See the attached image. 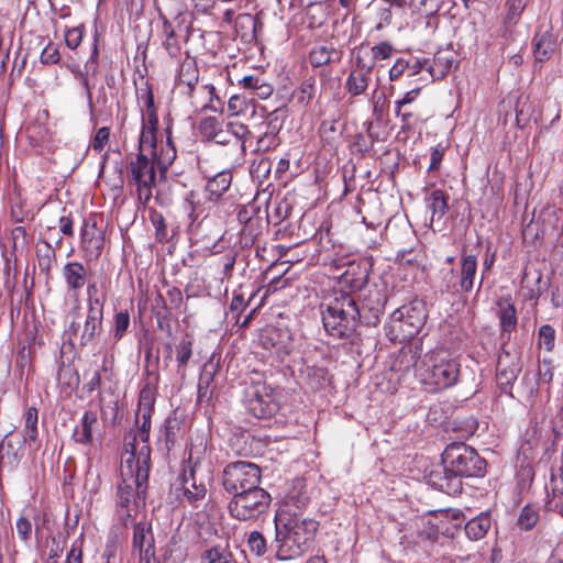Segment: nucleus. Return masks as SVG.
Returning <instances> with one entry per match:
<instances>
[{"label": "nucleus", "mask_w": 563, "mask_h": 563, "mask_svg": "<svg viewBox=\"0 0 563 563\" xmlns=\"http://www.w3.org/2000/svg\"><path fill=\"white\" fill-rule=\"evenodd\" d=\"M58 224L59 230L64 235L69 238L74 236V219L70 213H68L67 216L59 217Z\"/></svg>", "instance_id": "59"}, {"label": "nucleus", "mask_w": 563, "mask_h": 563, "mask_svg": "<svg viewBox=\"0 0 563 563\" xmlns=\"http://www.w3.org/2000/svg\"><path fill=\"white\" fill-rule=\"evenodd\" d=\"M548 493H552L553 497H563V478L551 474L549 484L545 486Z\"/></svg>", "instance_id": "57"}, {"label": "nucleus", "mask_w": 563, "mask_h": 563, "mask_svg": "<svg viewBox=\"0 0 563 563\" xmlns=\"http://www.w3.org/2000/svg\"><path fill=\"white\" fill-rule=\"evenodd\" d=\"M455 62L456 54L452 48H440L435 52L433 58L429 60L428 73L433 80L442 79L452 69Z\"/></svg>", "instance_id": "18"}, {"label": "nucleus", "mask_w": 563, "mask_h": 563, "mask_svg": "<svg viewBox=\"0 0 563 563\" xmlns=\"http://www.w3.org/2000/svg\"><path fill=\"white\" fill-rule=\"evenodd\" d=\"M308 501V497L300 493L288 494L276 511L275 520H279L284 511L290 517H302L301 511L307 507Z\"/></svg>", "instance_id": "28"}, {"label": "nucleus", "mask_w": 563, "mask_h": 563, "mask_svg": "<svg viewBox=\"0 0 563 563\" xmlns=\"http://www.w3.org/2000/svg\"><path fill=\"white\" fill-rule=\"evenodd\" d=\"M490 526V517L487 514H481L465 525V533L471 540H481L486 536Z\"/></svg>", "instance_id": "35"}, {"label": "nucleus", "mask_w": 563, "mask_h": 563, "mask_svg": "<svg viewBox=\"0 0 563 563\" xmlns=\"http://www.w3.org/2000/svg\"><path fill=\"white\" fill-rule=\"evenodd\" d=\"M428 201L433 217L438 214L439 218H441L445 214L448 210V199L442 190H433L430 194Z\"/></svg>", "instance_id": "39"}, {"label": "nucleus", "mask_w": 563, "mask_h": 563, "mask_svg": "<svg viewBox=\"0 0 563 563\" xmlns=\"http://www.w3.org/2000/svg\"><path fill=\"white\" fill-rule=\"evenodd\" d=\"M21 455L13 451V445L10 441H3L0 449V462L3 465H9L10 468H15L19 464Z\"/></svg>", "instance_id": "43"}, {"label": "nucleus", "mask_w": 563, "mask_h": 563, "mask_svg": "<svg viewBox=\"0 0 563 563\" xmlns=\"http://www.w3.org/2000/svg\"><path fill=\"white\" fill-rule=\"evenodd\" d=\"M360 313V308L353 296L340 292L322 310V323L329 335L335 339H350L362 323Z\"/></svg>", "instance_id": "5"}, {"label": "nucleus", "mask_w": 563, "mask_h": 563, "mask_svg": "<svg viewBox=\"0 0 563 563\" xmlns=\"http://www.w3.org/2000/svg\"><path fill=\"white\" fill-rule=\"evenodd\" d=\"M538 518V512L526 506L521 510L517 523L522 530H531L536 526Z\"/></svg>", "instance_id": "49"}, {"label": "nucleus", "mask_w": 563, "mask_h": 563, "mask_svg": "<svg viewBox=\"0 0 563 563\" xmlns=\"http://www.w3.org/2000/svg\"><path fill=\"white\" fill-rule=\"evenodd\" d=\"M250 108L252 109V115H254L256 113V109L244 96L234 95L229 99L228 109L231 115L244 114Z\"/></svg>", "instance_id": "40"}, {"label": "nucleus", "mask_w": 563, "mask_h": 563, "mask_svg": "<svg viewBox=\"0 0 563 563\" xmlns=\"http://www.w3.org/2000/svg\"><path fill=\"white\" fill-rule=\"evenodd\" d=\"M498 312L501 336L509 339L510 333L517 327V310L511 300L510 296L501 297L497 300Z\"/></svg>", "instance_id": "20"}, {"label": "nucleus", "mask_w": 563, "mask_h": 563, "mask_svg": "<svg viewBox=\"0 0 563 563\" xmlns=\"http://www.w3.org/2000/svg\"><path fill=\"white\" fill-rule=\"evenodd\" d=\"M271 503V495L264 488L257 487L233 495L228 508L233 518L247 521L265 514Z\"/></svg>", "instance_id": "7"}, {"label": "nucleus", "mask_w": 563, "mask_h": 563, "mask_svg": "<svg viewBox=\"0 0 563 563\" xmlns=\"http://www.w3.org/2000/svg\"><path fill=\"white\" fill-rule=\"evenodd\" d=\"M443 155L444 148H442L441 146H435L431 148L430 165L428 168L429 172H434L440 168Z\"/></svg>", "instance_id": "60"}, {"label": "nucleus", "mask_w": 563, "mask_h": 563, "mask_svg": "<svg viewBox=\"0 0 563 563\" xmlns=\"http://www.w3.org/2000/svg\"><path fill=\"white\" fill-rule=\"evenodd\" d=\"M532 42L536 60L544 62L552 56L555 49V42L551 33H537Z\"/></svg>", "instance_id": "31"}, {"label": "nucleus", "mask_w": 563, "mask_h": 563, "mask_svg": "<svg viewBox=\"0 0 563 563\" xmlns=\"http://www.w3.org/2000/svg\"><path fill=\"white\" fill-rule=\"evenodd\" d=\"M221 125V122L217 118L208 117L200 122L199 131L203 137L211 141Z\"/></svg>", "instance_id": "48"}, {"label": "nucleus", "mask_w": 563, "mask_h": 563, "mask_svg": "<svg viewBox=\"0 0 563 563\" xmlns=\"http://www.w3.org/2000/svg\"><path fill=\"white\" fill-rule=\"evenodd\" d=\"M37 409L30 407L25 412V439L34 441L37 437Z\"/></svg>", "instance_id": "47"}, {"label": "nucleus", "mask_w": 563, "mask_h": 563, "mask_svg": "<svg viewBox=\"0 0 563 563\" xmlns=\"http://www.w3.org/2000/svg\"><path fill=\"white\" fill-rule=\"evenodd\" d=\"M427 320V313L420 301L396 309L390 317V330L396 333V339L407 341L415 338Z\"/></svg>", "instance_id": "8"}, {"label": "nucleus", "mask_w": 563, "mask_h": 563, "mask_svg": "<svg viewBox=\"0 0 563 563\" xmlns=\"http://www.w3.org/2000/svg\"><path fill=\"white\" fill-rule=\"evenodd\" d=\"M262 79L263 78L261 76L249 75V76H244L242 79H240L239 85L243 89L254 92Z\"/></svg>", "instance_id": "62"}, {"label": "nucleus", "mask_w": 563, "mask_h": 563, "mask_svg": "<svg viewBox=\"0 0 563 563\" xmlns=\"http://www.w3.org/2000/svg\"><path fill=\"white\" fill-rule=\"evenodd\" d=\"M52 547L48 552V556L45 563H57L58 558L63 552V547L59 544L58 540L55 537L51 538Z\"/></svg>", "instance_id": "64"}, {"label": "nucleus", "mask_w": 563, "mask_h": 563, "mask_svg": "<svg viewBox=\"0 0 563 563\" xmlns=\"http://www.w3.org/2000/svg\"><path fill=\"white\" fill-rule=\"evenodd\" d=\"M442 289L446 292H459L460 286L459 280H456V276L453 268H450L443 276L442 279Z\"/></svg>", "instance_id": "53"}, {"label": "nucleus", "mask_w": 563, "mask_h": 563, "mask_svg": "<svg viewBox=\"0 0 563 563\" xmlns=\"http://www.w3.org/2000/svg\"><path fill=\"white\" fill-rule=\"evenodd\" d=\"M228 129L231 134V140L234 139L235 141L242 142V148L253 139L256 140L255 151L257 152L269 151L277 144V131L275 126H272L269 121L264 120L261 123L254 124L252 128L239 122H230Z\"/></svg>", "instance_id": "10"}, {"label": "nucleus", "mask_w": 563, "mask_h": 563, "mask_svg": "<svg viewBox=\"0 0 563 563\" xmlns=\"http://www.w3.org/2000/svg\"><path fill=\"white\" fill-rule=\"evenodd\" d=\"M408 66L409 62L402 58L397 59L389 70V79L397 80L405 73Z\"/></svg>", "instance_id": "63"}, {"label": "nucleus", "mask_w": 563, "mask_h": 563, "mask_svg": "<svg viewBox=\"0 0 563 563\" xmlns=\"http://www.w3.org/2000/svg\"><path fill=\"white\" fill-rule=\"evenodd\" d=\"M520 372L521 364L518 354L509 351H503L498 356L496 366V379L499 387L504 391H507V389L516 382Z\"/></svg>", "instance_id": "15"}, {"label": "nucleus", "mask_w": 563, "mask_h": 563, "mask_svg": "<svg viewBox=\"0 0 563 563\" xmlns=\"http://www.w3.org/2000/svg\"><path fill=\"white\" fill-rule=\"evenodd\" d=\"M198 79L199 70L196 64L194 62H185L181 64L178 73L177 88L185 95L198 86Z\"/></svg>", "instance_id": "30"}, {"label": "nucleus", "mask_w": 563, "mask_h": 563, "mask_svg": "<svg viewBox=\"0 0 563 563\" xmlns=\"http://www.w3.org/2000/svg\"><path fill=\"white\" fill-rule=\"evenodd\" d=\"M16 532L20 539L24 542H27L31 538L32 533V523L25 517H20L15 523Z\"/></svg>", "instance_id": "55"}, {"label": "nucleus", "mask_w": 563, "mask_h": 563, "mask_svg": "<svg viewBox=\"0 0 563 563\" xmlns=\"http://www.w3.org/2000/svg\"><path fill=\"white\" fill-rule=\"evenodd\" d=\"M132 550L139 553L140 563H151L155 558L154 536L150 522L140 521L134 526Z\"/></svg>", "instance_id": "16"}, {"label": "nucleus", "mask_w": 563, "mask_h": 563, "mask_svg": "<svg viewBox=\"0 0 563 563\" xmlns=\"http://www.w3.org/2000/svg\"><path fill=\"white\" fill-rule=\"evenodd\" d=\"M185 96H187L190 99V103L196 110H217V108L213 104V100L219 99L216 96V89L212 85H198L197 87L185 93Z\"/></svg>", "instance_id": "22"}, {"label": "nucleus", "mask_w": 563, "mask_h": 563, "mask_svg": "<svg viewBox=\"0 0 563 563\" xmlns=\"http://www.w3.org/2000/svg\"><path fill=\"white\" fill-rule=\"evenodd\" d=\"M106 294L99 292L95 283L89 284L87 287V309L104 310Z\"/></svg>", "instance_id": "45"}, {"label": "nucleus", "mask_w": 563, "mask_h": 563, "mask_svg": "<svg viewBox=\"0 0 563 563\" xmlns=\"http://www.w3.org/2000/svg\"><path fill=\"white\" fill-rule=\"evenodd\" d=\"M130 327V314L126 310L119 311L114 316L113 324V339L115 342L120 341L128 332Z\"/></svg>", "instance_id": "44"}, {"label": "nucleus", "mask_w": 563, "mask_h": 563, "mask_svg": "<svg viewBox=\"0 0 563 563\" xmlns=\"http://www.w3.org/2000/svg\"><path fill=\"white\" fill-rule=\"evenodd\" d=\"M11 240L13 250L21 247L23 249L26 245V232L23 227H15L11 231Z\"/></svg>", "instance_id": "58"}, {"label": "nucleus", "mask_w": 563, "mask_h": 563, "mask_svg": "<svg viewBox=\"0 0 563 563\" xmlns=\"http://www.w3.org/2000/svg\"><path fill=\"white\" fill-rule=\"evenodd\" d=\"M275 521L276 556L286 561L306 553L316 537L319 522L312 518L290 517L286 511Z\"/></svg>", "instance_id": "4"}, {"label": "nucleus", "mask_w": 563, "mask_h": 563, "mask_svg": "<svg viewBox=\"0 0 563 563\" xmlns=\"http://www.w3.org/2000/svg\"><path fill=\"white\" fill-rule=\"evenodd\" d=\"M151 220H152L153 225L155 227L157 240L158 241L165 240L167 236V227H166L164 217L158 212H154L151 216Z\"/></svg>", "instance_id": "54"}, {"label": "nucleus", "mask_w": 563, "mask_h": 563, "mask_svg": "<svg viewBox=\"0 0 563 563\" xmlns=\"http://www.w3.org/2000/svg\"><path fill=\"white\" fill-rule=\"evenodd\" d=\"M62 274L69 290H80L87 283V268L80 262L65 264Z\"/></svg>", "instance_id": "25"}, {"label": "nucleus", "mask_w": 563, "mask_h": 563, "mask_svg": "<svg viewBox=\"0 0 563 563\" xmlns=\"http://www.w3.org/2000/svg\"><path fill=\"white\" fill-rule=\"evenodd\" d=\"M154 401V389L151 388L148 385L144 386L140 391L137 408V415H141L143 418V431L145 430L147 424L150 426V419L153 411Z\"/></svg>", "instance_id": "36"}, {"label": "nucleus", "mask_w": 563, "mask_h": 563, "mask_svg": "<svg viewBox=\"0 0 563 563\" xmlns=\"http://www.w3.org/2000/svg\"><path fill=\"white\" fill-rule=\"evenodd\" d=\"M261 468L251 462L236 461L228 464L222 474V485L230 494H239L260 487Z\"/></svg>", "instance_id": "9"}, {"label": "nucleus", "mask_w": 563, "mask_h": 563, "mask_svg": "<svg viewBox=\"0 0 563 563\" xmlns=\"http://www.w3.org/2000/svg\"><path fill=\"white\" fill-rule=\"evenodd\" d=\"M245 407L258 419L269 418L279 410L275 390L265 383H254L246 389Z\"/></svg>", "instance_id": "11"}, {"label": "nucleus", "mask_w": 563, "mask_h": 563, "mask_svg": "<svg viewBox=\"0 0 563 563\" xmlns=\"http://www.w3.org/2000/svg\"><path fill=\"white\" fill-rule=\"evenodd\" d=\"M103 311L87 309L84 324L71 322L68 329L69 340L73 344L78 343L80 346H87L93 343L103 331Z\"/></svg>", "instance_id": "12"}, {"label": "nucleus", "mask_w": 563, "mask_h": 563, "mask_svg": "<svg viewBox=\"0 0 563 563\" xmlns=\"http://www.w3.org/2000/svg\"><path fill=\"white\" fill-rule=\"evenodd\" d=\"M461 365L455 358L443 353H434L423 361L419 369L421 382L432 391L453 387L459 382Z\"/></svg>", "instance_id": "6"}, {"label": "nucleus", "mask_w": 563, "mask_h": 563, "mask_svg": "<svg viewBox=\"0 0 563 563\" xmlns=\"http://www.w3.org/2000/svg\"><path fill=\"white\" fill-rule=\"evenodd\" d=\"M163 23V47L166 49L170 57H177L180 54L181 45L172 22L165 16L161 15Z\"/></svg>", "instance_id": "32"}, {"label": "nucleus", "mask_w": 563, "mask_h": 563, "mask_svg": "<svg viewBox=\"0 0 563 563\" xmlns=\"http://www.w3.org/2000/svg\"><path fill=\"white\" fill-rule=\"evenodd\" d=\"M386 305L385 295L375 288L367 289L360 308V318L366 325H377Z\"/></svg>", "instance_id": "14"}, {"label": "nucleus", "mask_w": 563, "mask_h": 563, "mask_svg": "<svg viewBox=\"0 0 563 563\" xmlns=\"http://www.w3.org/2000/svg\"><path fill=\"white\" fill-rule=\"evenodd\" d=\"M486 461L463 442L449 444L442 453V467L429 475V483L440 492L456 495L462 492V481L468 477H483Z\"/></svg>", "instance_id": "2"}, {"label": "nucleus", "mask_w": 563, "mask_h": 563, "mask_svg": "<svg viewBox=\"0 0 563 563\" xmlns=\"http://www.w3.org/2000/svg\"><path fill=\"white\" fill-rule=\"evenodd\" d=\"M477 272V258L475 255H462L459 286L463 292L472 291Z\"/></svg>", "instance_id": "26"}, {"label": "nucleus", "mask_w": 563, "mask_h": 563, "mask_svg": "<svg viewBox=\"0 0 563 563\" xmlns=\"http://www.w3.org/2000/svg\"><path fill=\"white\" fill-rule=\"evenodd\" d=\"M232 183V174L229 170L218 173L206 185V192L211 201L220 199L228 191Z\"/></svg>", "instance_id": "29"}, {"label": "nucleus", "mask_w": 563, "mask_h": 563, "mask_svg": "<svg viewBox=\"0 0 563 563\" xmlns=\"http://www.w3.org/2000/svg\"><path fill=\"white\" fill-rule=\"evenodd\" d=\"M144 106L146 108V114L143 115V124L141 134L143 135L145 132H150L152 136H156V130L158 125V117L156 113V109L154 106V96L151 90H148L144 96Z\"/></svg>", "instance_id": "33"}, {"label": "nucleus", "mask_w": 563, "mask_h": 563, "mask_svg": "<svg viewBox=\"0 0 563 563\" xmlns=\"http://www.w3.org/2000/svg\"><path fill=\"white\" fill-rule=\"evenodd\" d=\"M166 132L165 142H158L150 132L140 135L139 154L128 164V183L135 187L143 203H147L152 198V189L156 185V170L164 176L177 155L169 128Z\"/></svg>", "instance_id": "1"}, {"label": "nucleus", "mask_w": 563, "mask_h": 563, "mask_svg": "<svg viewBox=\"0 0 563 563\" xmlns=\"http://www.w3.org/2000/svg\"><path fill=\"white\" fill-rule=\"evenodd\" d=\"M109 139H110V129L107 126H102L96 132L93 139L91 140L90 147L93 151L100 153L101 151H103L104 146L108 144Z\"/></svg>", "instance_id": "51"}, {"label": "nucleus", "mask_w": 563, "mask_h": 563, "mask_svg": "<svg viewBox=\"0 0 563 563\" xmlns=\"http://www.w3.org/2000/svg\"><path fill=\"white\" fill-rule=\"evenodd\" d=\"M276 336H278V331L275 328L266 329L261 335L263 346L267 350L276 347Z\"/></svg>", "instance_id": "61"}, {"label": "nucleus", "mask_w": 563, "mask_h": 563, "mask_svg": "<svg viewBox=\"0 0 563 563\" xmlns=\"http://www.w3.org/2000/svg\"><path fill=\"white\" fill-rule=\"evenodd\" d=\"M233 554L229 543H218L203 551L201 554V563H230Z\"/></svg>", "instance_id": "34"}, {"label": "nucleus", "mask_w": 563, "mask_h": 563, "mask_svg": "<svg viewBox=\"0 0 563 563\" xmlns=\"http://www.w3.org/2000/svg\"><path fill=\"white\" fill-rule=\"evenodd\" d=\"M192 354V341L188 338L180 340L177 345V362L179 367H186Z\"/></svg>", "instance_id": "50"}, {"label": "nucleus", "mask_w": 563, "mask_h": 563, "mask_svg": "<svg viewBox=\"0 0 563 563\" xmlns=\"http://www.w3.org/2000/svg\"><path fill=\"white\" fill-rule=\"evenodd\" d=\"M371 59L361 58L354 52L351 53L350 74L345 81V89L351 97L363 95L372 81L373 68L369 66Z\"/></svg>", "instance_id": "13"}, {"label": "nucleus", "mask_w": 563, "mask_h": 563, "mask_svg": "<svg viewBox=\"0 0 563 563\" xmlns=\"http://www.w3.org/2000/svg\"><path fill=\"white\" fill-rule=\"evenodd\" d=\"M341 58L342 51L338 49L333 43L316 45L309 54V60L313 67H321L330 63H339Z\"/></svg>", "instance_id": "23"}, {"label": "nucleus", "mask_w": 563, "mask_h": 563, "mask_svg": "<svg viewBox=\"0 0 563 563\" xmlns=\"http://www.w3.org/2000/svg\"><path fill=\"white\" fill-rule=\"evenodd\" d=\"M56 247H53L47 241H42L37 249L38 267L42 272L48 273L56 260Z\"/></svg>", "instance_id": "38"}, {"label": "nucleus", "mask_w": 563, "mask_h": 563, "mask_svg": "<svg viewBox=\"0 0 563 563\" xmlns=\"http://www.w3.org/2000/svg\"><path fill=\"white\" fill-rule=\"evenodd\" d=\"M150 446L143 444L136 452L133 446L121 463V482L118 484L117 506L124 526L132 518V505L144 500L150 474Z\"/></svg>", "instance_id": "3"}, {"label": "nucleus", "mask_w": 563, "mask_h": 563, "mask_svg": "<svg viewBox=\"0 0 563 563\" xmlns=\"http://www.w3.org/2000/svg\"><path fill=\"white\" fill-rule=\"evenodd\" d=\"M98 424L97 415L93 411H86L81 417L79 424L73 432V439L80 444H90L92 442V431Z\"/></svg>", "instance_id": "27"}, {"label": "nucleus", "mask_w": 563, "mask_h": 563, "mask_svg": "<svg viewBox=\"0 0 563 563\" xmlns=\"http://www.w3.org/2000/svg\"><path fill=\"white\" fill-rule=\"evenodd\" d=\"M526 5L527 0H506L504 15V26L506 31H510L518 24Z\"/></svg>", "instance_id": "37"}, {"label": "nucleus", "mask_w": 563, "mask_h": 563, "mask_svg": "<svg viewBox=\"0 0 563 563\" xmlns=\"http://www.w3.org/2000/svg\"><path fill=\"white\" fill-rule=\"evenodd\" d=\"M555 345V330L550 324H543L538 331V346L552 352Z\"/></svg>", "instance_id": "41"}, {"label": "nucleus", "mask_w": 563, "mask_h": 563, "mask_svg": "<svg viewBox=\"0 0 563 563\" xmlns=\"http://www.w3.org/2000/svg\"><path fill=\"white\" fill-rule=\"evenodd\" d=\"M60 55L58 49L52 45L48 44L41 54V62L43 64H56L59 62Z\"/></svg>", "instance_id": "56"}, {"label": "nucleus", "mask_w": 563, "mask_h": 563, "mask_svg": "<svg viewBox=\"0 0 563 563\" xmlns=\"http://www.w3.org/2000/svg\"><path fill=\"white\" fill-rule=\"evenodd\" d=\"M183 495L185 499L192 506L202 499L207 494V488L203 483H197L195 471L192 468L187 473L186 471L181 477Z\"/></svg>", "instance_id": "24"}, {"label": "nucleus", "mask_w": 563, "mask_h": 563, "mask_svg": "<svg viewBox=\"0 0 563 563\" xmlns=\"http://www.w3.org/2000/svg\"><path fill=\"white\" fill-rule=\"evenodd\" d=\"M180 430V423L176 418H167L163 428V438L166 448L169 450L176 442L177 434Z\"/></svg>", "instance_id": "42"}, {"label": "nucleus", "mask_w": 563, "mask_h": 563, "mask_svg": "<svg viewBox=\"0 0 563 563\" xmlns=\"http://www.w3.org/2000/svg\"><path fill=\"white\" fill-rule=\"evenodd\" d=\"M352 51L361 58L365 59L367 56L371 59L369 66L373 69L377 62L391 58V56L396 52L393 45L388 42H380L372 47L366 44H361L354 47Z\"/></svg>", "instance_id": "21"}, {"label": "nucleus", "mask_w": 563, "mask_h": 563, "mask_svg": "<svg viewBox=\"0 0 563 563\" xmlns=\"http://www.w3.org/2000/svg\"><path fill=\"white\" fill-rule=\"evenodd\" d=\"M263 29V22L250 13H240L234 20V30L238 36L245 43L256 41L257 33Z\"/></svg>", "instance_id": "19"}, {"label": "nucleus", "mask_w": 563, "mask_h": 563, "mask_svg": "<svg viewBox=\"0 0 563 563\" xmlns=\"http://www.w3.org/2000/svg\"><path fill=\"white\" fill-rule=\"evenodd\" d=\"M247 545L252 553L262 556L267 551L266 540L260 531H252L247 538Z\"/></svg>", "instance_id": "46"}, {"label": "nucleus", "mask_w": 563, "mask_h": 563, "mask_svg": "<svg viewBox=\"0 0 563 563\" xmlns=\"http://www.w3.org/2000/svg\"><path fill=\"white\" fill-rule=\"evenodd\" d=\"M82 37H84V26L82 25L68 29L65 32V43H66L67 47H69L70 49H76L80 45Z\"/></svg>", "instance_id": "52"}, {"label": "nucleus", "mask_w": 563, "mask_h": 563, "mask_svg": "<svg viewBox=\"0 0 563 563\" xmlns=\"http://www.w3.org/2000/svg\"><path fill=\"white\" fill-rule=\"evenodd\" d=\"M81 247L85 252L99 256L103 247L104 236L96 221H85L81 228Z\"/></svg>", "instance_id": "17"}]
</instances>
